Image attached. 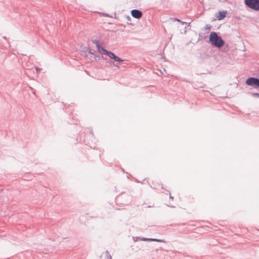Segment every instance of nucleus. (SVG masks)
Masks as SVG:
<instances>
[{"instance_id":"obj_2","label":"nucleus","mask_w":259,"mask_h":259,"mask_svg":"<svg viewBox=\"0 0 259 259\" xmlns=\"http://www.w3.org/2000/svg\"><path fill=\"white\" fill-rule=\"evenodd\" d=\"M98 51L102 55H106L110 58L114 60L116 62H121L122 61V60L119 57L116 56L113 53L108 51L104 49L103 47H101L99 45L97 44L96 45Z\"/></svg>"},{"instance_id":"obj_15","label":"nucleus","mask_w":259,"mask_h":259,"mask_svg":"<svg viewBox=\"0 0 259 259\" xmlns=\"http://www.w3.org/2000/svg\"><path fill=\"white\" fill-rule=\"evenodd\" d=\"M224 0H219V2H223L224 1Z\"/></svg>"},{"instance_id":"obj_12","label":"nucleus","mask_w":259,"mask_h":259,"mask_svg":"<svg viewBox=\"0 0 259 259\" xmlns=\"http://www.w3.org/2000/svg\"><path fill=\"white\" fill-rule=\"evenodd\" d=\"M149 240L150 241H158V242H160L161 241V240H157V239H150Z\"/></svg>"},{"instance_id":"obj_8","label":"nucleus","mask_w":259,"mask_h":259,"mask_svg":"<svg viewBox=\"0 0 259 259\" xmlns=\"http://www.w3.org/2000/svg\"><path fill=\"white\" fill-rule=\"evenodd\" d=\"M171 20L175 21H178L179 22L181 23L182 24H184V23H186L185 22L181 21L180 19L177 18H171Z\"/></svg>"},{"instance_id":"obj_4","label":"nucleus","mask_w":259,"mask_h":259,"mask_svg":"<svg viewBox=\"0 0 259 259\" xmlns=\"http://www.w3.org/2000/svg\"><path fill=\"white\" fill-rule=\"evenodd\" d=\"M246 83L254 88H259V79L254 77H249L246 80Z\"/></svg>"},{"instance_id":"obj_9","label":"nucleus","mask_w":259,"mask_h":259,"mask_svg":"<svg viewBox=\"0 0 259 259\" xmlns=\"http://www.w3.org/2000/svg\"><path fill=\"white\" fill-rule=\"evenodd\" d=\"M107 258V259H112L111 256L109 254V252L108 251H106V252Z\"/></svg>"},{"instance_id":"obj_13","label":"nucleus","mask_w":259,"mask_h":259,"mask_svg":"<svg viewBox=\"0 0 259 259\" xmlns=\"http://www.w3.org/2000/svg\"><path fill=\"white\" fill-rule=\"evenodd\" d=\"M35 70H36V71L38 72H39V71H40L41 69H40V68H38V67H35Z\"/></svg>"},{"instance_id":"obj_14","label":"nucleus","mask_w":259,"mask_h":259,"mask_svg":"<svg viewBox=\"0 0 259 259\" xmlns=\"http://www.w3.org/2000/svg\"><path fill=\"white\" fill-rule=\"evenodd\" d=\"M114 65L117 67H119V66L117 64H114Z\"/></svg>"},{"instance_id":"obj_7","label":"nucleus","mask_w":259,"mask_h":259,"mask_svg":"<svg viewBox=\"0 0 259 259\" xmlns=\"http://www.w3.org/2000/svg\"><path fill=\"white\" fill-rule=\"evenodd\" d=\"M100 14H101L102 16H104V17H110V18H112L113 17L112 16H110V15H109V14H108L107 13H100Z\"/></svg>"},{"instance_id":"obj_5","label":"nucleus","mask_w":259,"mask_h":259,"mask_svg":"<svg viewBox=\"0 0 259 259\" xmlns=\"http://www.w3.org/2000/svg\"><path fill=\"white\" fill-rule=\"evenodd\" d=\"M132 16L136 19H140L142 17V12L139 10L134 9L131 12Z\"/></svg>"},{"instance_id":"obj_10","label":"nucleus","mask_w":259,"mask_h":259,"mask_svg":"<svg viewBox=\"0 0 259 259\" xmlns=\"http://www.w3.org/2000/svg\"><path fill=\"white\" fill-rule=\"evenodd\" d=\"M252 95L253 97H256L257 98H259V94L258 93H252Z\"/></svg>"},{"instance_id":"obj_3","label":"nucleus","mask_w":259,"mask_h":259,"mask_svg":"<svg viewBox=\"0 0 259 259\" xmlns=\"http://www.w3.org/2000/svg\"><path fill=\"white\" fill-rule=\"evenodd\" d=\"M244 4L252 10L259 11V0H244Z\"/></svg>"},{"instance_id":"obj_1","label":"nucleus","mask_w":259,"mask_h":259,"mask_svg":"<svg viewBox=\"0 0 259 259\" xmlns=\"http://www.w3.org/2000/svg\"><path fill=\"white\" fill-rule=\"evenodd\" d=\"M209 40L211 45L219 48L224 45V41L215 32L210 33Z\"/></svg>"},{"instance_id":"obj_6","label":"nucleus","mask_w":259,"mask_h":259,"mask_svg":"<svg viewBox=\"0 0 259 259\" xmlns=\"http://www.w3.org/2000/svg\"><path fill=\"white\" fill-rule=\"evenodd\" d=\"M226 14L227 12L226 11L220 12L217 17L219 20H222L226 17Z\"/></svg>"},{"instance_id":"obj_11","label":"nucleus","mask_w":259,"mask_h":259,"mask_svg":"<svg viewBox=\"0 0 259 259\" xmlns=\"http://www.w3.org/2000/svg\"><path fill=\"white\" fill-rule=\"evenodd\" d=\"M205 29H207H207H210V25H207H207H206L205 26Z\"/></svg>"}]
</instances>
